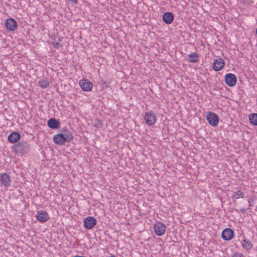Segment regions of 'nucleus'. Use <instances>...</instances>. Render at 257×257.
<instances>
[{"label": "nucleus", "instance_id": "nucleus-5", "mask_svg": "<svg viewBox=\"0 0 257 257\" xmlns=\"http://www.w3.org/2000/svg\"><path fill=\"white\" fill-rule=\"evenodd\" d=\"M11 176L8 173L5 172L0 174V182L1 186L8 188L11 186Z\"/></svg>", "mask_w": 257, "mask_h": 257}, {"label": "nucleus", "instance_id": "nucleus-6", "mask_svg": "<svg viewBox=\"0 0 257 257\" xmlns=\"http://www.w3.org/2000/svg\"><path fill=\"white\" fill-rule=\"evenodd\" d=\"M144 119L147 124L153 125L156 122V116L152 112H146L144 115Z\"/></svg>", "mask_w": 257, "mask_h": 257}, {"label": "nucleus", "instance_id": "nucleus-8", "mask_svg": "<svg viewBox=\"0 0 257 257\" xmlns=\"http://www.w3.org/2000/svg\"><path fill=\"white\" fill-rule=\"evenodd\" d=\"M221 236L224 240H230L234 236L233 230L229 228H226L222 231Z\"/></svg>", "mask_w": 257, "mask_h": 257}, {"label": "nucleus", "instance_id": "nucleus-17", "mask_svg": "<svg viewBox=\"0 0 257 257\" xmlns=\"http://www.w3.org/2000/svg\"><path fill=\"white\" fill-rule=\"evenodd\" d=\"M48 126L52 129L59 128L60 127V123L56 118H52L49 119L47 122Z\"/></svg>", "mask_w": 257, "mask_h": 257}, {"label": "nucleus", "instance_id": "nucleus-7", "mask_svg": "<svg viewBox=\"0 0 257 257\" xmlns=\"http://www.w3.org/2000/svg\"><path fill=\"white\" fill-rule=\"evenodd\" d=\"M96 220L92 216L87 217L84 220V226L87 229H90L94 227L96 224Z\"/></svg>", "mask_w": 257, "mask_h": 257}, {"label": "nucleus", "instance_id": "nucleus-29", "mask_svg": "<svg viewBox=\"0 0 257 257\" xmlns=\"http://www.w3.org/2000/svg\"><path fill=\"white\" fill-rule=\"evenodd\" d=\"M109 257H115V256L114 255H111V256H109Z\"/></svg>", "mask_w": 257, "mask_h": 257}, {"label": "nucleus", "instance_id": "nucleus-28", "mask_svg": "<svg viewBox=\"0 0 257 257\" xmlns=\"http://www.w3.org/2000/svg\"><path fill=\"white\" fill-rule=\"evenodd\" d=\"M70 1L74 4H77L78 3V0H70Z\"/></svg>", "mask_w": 257, "mask_h": 257}, {"label": "nucleus", "instance_id": "nucleus-15", "mask_svg": "<svg viewBox=\"0 0 257 257\" xmlns=\"http://www.w3.org/2000/svg\"><path fill=\"white\" fill-rule=\"evenodd\" d=\"M163 21L166 24H170L173 21L174 17L171 12H166L163 16Z\"/></svg>", "mask_w": 257, "mask_h": 257}, {"label": "nucleus", "instance_id": "nucleus-3", "mask_svg": "<svg viewBox=\"0 0 257 257\" xmlns=\"http://www.w3.org/2000/svg\"><path fill=\"white\" fill-rule=\"evenodd\" d=\"M206 119L208 123L213 126H217L218 124V117L217 115L214 112L211 111L208 112L206 115Z\"/></svg>", "mask_w": 257, "mask_h": 257}, {"label": "nucleus", "instance_id": "nucleus-14", "mask_svg": "<svg viewBox=\"0 0 257 257\" xmlns=\"http://www.w3.org/2000/svg\"><path fill=\"white\" fill-rule=\"evenodd\" d=\"M20 138V134L17 132H14L9 135L8 139L10 143L14 144L18 142Z\"/></svg>", "mask_w": 257, "mask_h": 257}, {"label": "nucleus", "instance_id": "nucleus-19", "mask_svg": "<svg viewBox=\"0 0 257 257\" xmlns=\"http://www.w3.org/2000/svg\"><path fill=\"white\" fill-rule=\"evenodd\" d=\"M249 122L253 125L257 126V113H252L249 115Z\"/></svg>", "mask_w": 257, "mask_h": 257}, {"label": "nucleus", "instance_id": "nucleus-22", "mask_svg": "<svg viewBox=\"0 0 257 257\" xmlns=\"http://www.w3.org/2000/svg\"><path fill=\"white\" fill-rule=\"evenodd\" d=\"M38 83L39 86L42 88H46L49 86V83L47 80H41L39 81Z\"/></svg>", "mask_w": 257, "mask_h": 257}, {"label": "nucleus", "instance_id": "nucleus-13", "mask_svg": "<svg viewBox=\"0 0 257 257\" xmlns=\"http://www.w3.org/2000/svg\"><path fill=\"white\" fill-rule=\"evenodd\" d=\"M243 238V240L240 242L241 245L243 249L247 251H249L252 248L253 244L250 240L246 239L244 235Z\"/></svg>", "mask_w": 257, "mask_h": 257}, {"label": "nucleus", "instance_id": "nucleus-1", "mask_svg": "<svg viewBox=\"0 0 257 257\" xmlns=\"http://www.w3.org/2000/svg\"><path fill=\"white\" fill-rule=\"evenodd\" d=\"M12 149L18 155H24L30 152L31 147L28 142L22 140L18 144L13 145Z\"/></svg>", "mask_w": 257, "mask_h": 257}, {"label": "nucleus", "instance_id": "nucleus-18", "mask_svg": "<svg viewBox=\"0 0 257 257\" xmlns=\"http://www.w3.org/2000/svg\"><path fill=\"white\" fill-rule=\"evenodd\" d=\"M199 55L195 52H192L187 55V61L190 63H197L199 61Z\"/></svg>", "mask_w": 257, "mask_h": 257}, {"label": "nucleus", "instance_id": "nucleus-11", "mask_svg": "<svg viewBox=\"0 0 257 257\" xmlns=\"http://www.w3.org/2000/svg\"><path fill=\"white\" fill-rule=\"evenodd\" d=\"M225 62L222 58H219L214 60L212 68L215 71H218L224 67Z\"/></svg>", "mask_w": 257, "mask_h": 257}, {"label": "nucleus", "instance_id": "nucleus-25", "mask_svg": "<svg viewBox=\"0 0 257 257\" xmlns=\"http://www.w3.org/2000/svg\"><path fill=\"white\" fill-rule=\"evenodd\" d=\"M61 46V44L58 43H55L54 44V47L58 49Z\"/></svg>", "mask_w": 257, "mask_h": 257}, {"label": "nucleus", "instance_id": "nucleus-24", "mask_svg": "<svg viewBox=\"0 0 257 257\" xmlns=\"http://www.w3.org/2000/svg\"><path fill=\"white\" fill-rule=\"evenodd\" d=\"M230 257H245L244 255L242 253L237 252L235 251L233 253L231 254Z\"/></svg>", "mask_w": 257, "mask_h": 257}, {"label": "nucleus", "instance_id": "nucleus-16", "mask_svg": "<svg viewBox=\"0 0 257 257\" xmlns=\"http://www.w3.org/2000/svg\"><path fill=\"white\" fill-rule=\"evenodd\" d=\"M37 218L39 221L45 222L48 220L49 215L45 211H40L37 213Z\"/></svg>", "mask_w": 257, "mask_h": 257}, {"label": "nucleus", "instance_id": "nucleus-20", "mask_svg": "<svg viewBox=\"0 0 257 257\" xmlns=\"http://www.w3.org/2000/svg\"><path fill=\"white\" fill-rule=\"evenodd\" d=\"M244 195V192L240 190H238L236 191H234L232 195V198L235 199H237L240 198H243Z\"/></svg>", "mask_w": 257, "mask_h": 257}, {"label": "nucleus", "instance_id": "nucleus-26", "mask_svg": "<svg viewBox=\"0 0 257 257\" xmlns=\"http://www.w3.org/2000/svg\"><path fill=\"white\" fill-rule=\"evenodd\" d=\"M253 199H252V198H249L248 199V202L249 203V207H251V206H253V205L251 203L252 202H253Z\"/></svg>", "mask_w": 257, "mask_h": 257}, {"label": "nucleus", "instance_id": "nucleus-10", "mask_svg": "<svg viewBox=\"0 0 257 257\" xmlns=\"http://www.w3.org/2000/svg\"><path fill=\"white\" fill-rule=\"evenodd\" d=\"M18 24L16 21L13 18H10L6 20V27L10 31H14L17 28Z\"/></svg>", "mask_w": 257, "mask_h": 257}, {"label": "nucleus", "instance_id": "nucleus-9", "mask_svg": "<svg viewBox=\"0 0 257 257\" xmlns=\"http://www.w3.org/2000/svg\"><path fill=\"white\" fill-rule=\"evenodd\" d=\"M79 84L83 91H91L92 88V83L86 79H83L80 80Z\"/></svg>", "mask_w": 257, "mask_h": 257}, {"label": "nucleus", "instance_id": "nucleus-21", "mask_svg": "<svg viewBox=\"0 0 257 257\" xmlns=\"http://www.w3.org/2000/svg\"><path fill=\"white\" fill-rule=\"evenodd\" d=\"M64 135L66 142H70L73 139L72 133L68 131H65Z\"/></svg>", "mask_w": 257, "mask_h": 257}, {"label": "nucleus", "instance_id": "nucleus-2", "mask_svg": "<svg viewBox=\"0 0 257 257\" xmlns=\"http://www.w3.org/2000/svg\"><path fill=\"white\" fill-rule=\"evenodd\" d=\"M166 227V225L160 221H157L153 226L154 231L158 236H162L165 233Z\"/></svg>", "mask_w": 257, "mask_h": 257}, {"label": "nucleus", "instance_id": "nucleus-23", "mask_svg": "<svg viewBox=\"0 0 257 257\" xmlns=\"http://www.w3.org/2000/svg\"><path fill=\"white\" fill-rule=\"evenodd\" d=\"M92 125L96 128H100L103 125L102 121L101 120L95 119L92 123Z\"/></svg>", "mask_w": 257, "mask_h": 257}, {"label": "nucleus", "instance_id": "nucleus-27", "mask_svg": "<svg viewBox=\"0 0 257 257\" xmlns=\"http://www.w3.org/2000/svg\"><path fill=\"white\" fill-rule=\"evenodd\" d=\"M246 211V210L244 208H241L240 209V212L241 213H244Z\"/></svg>", "mask_w": 257, "mask_h": 257}, {"label": "nucleus", "instance_id": "nucleus-4", "mask_svg": "<svg viewBox=\"0 0 257 257\" xmlns=\"http://www.w3.org/2000/svg\"><path fill=\"white\" fill-rule=\"evenodd\" d=\"M224 81L229 87L234 86L237 82V77L235 74L227 73L225 75Z\"/></svg>", "mask_w": 257, "mask_h": 257}, {"label": "nucleus", "instance_id": "nucleus-12", "mask_svg": "<svg viewBox=\"0 0 257 257\" xmlns=\"http://www.w3.org/2000/svg\"><path fill=\"white\" fill-rule=\"evenodd\" d=\"M54 142L58 145H62L66 142L64 138V135L62 133L58 134L53 137Z\"/></svg>", "mask_w": 257, "mask_h": 257}]
</instances>
